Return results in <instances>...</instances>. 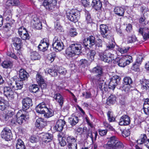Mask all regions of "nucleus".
Wrapping results in <instances>:
<instances>
[{
  "instance_id": "obj_7",
  "label": "nucleus",
  "mask_w": 149,
  "mask_h": 149,
  "mask_svg": "<svg viewBox=\"0 0 149 149\" xmlns=\"http://www.w3.org/2000/svg\"><path fill=\"white\" fill-rule=\"evenodd\" d=\"M57 3L56 0H45L43 3V6L47 10H53Z\"/></svg>"
},
{
  "instance_id": "obj_62",
  "label": "nucleus",
  "mask_w": 149,
  "mask_h": 149,
  "mask_svg": "<svg viewBox=\"0 0 149 149\" xmlns=\"http://www.w3.org/2000/svg\"><path fill=\"white\" fill-rule=\"evenodd\" d=\"M38 140V139L35 136H31L29 138V141L32 143L36 142Z\"/></svg>"
},
{
  "instance_id": "obj_11",
  "label": "nucleus",
  "mask_w": 149,
  "mask_h": 149,
  "mask_svg": "<svg viewBox=\"0 0 149 149\" xmlns=\"http://www.w3.org/2000/svg\"><path fill=\"white\" fill-rule=\"evenodd\" d=\"M18 33L19 35L23 40L29 39V36L26 29L23 27H21L18 29Z\"/></svg>"
},
{
  "instance_id": "obj_41",
  "label": "nucleus",
  "mask_w": 149,
  "mask_h": 149,
  "mask_svg": "<svg viewBox=\"0 0 149 149\" xmlns=\"http://www.w3.org/2000/svg\"><path fill=\"white\" fill-rule=\"evenodd\" d=\"M45 72L49 74L52 76H56L57 75V73L56 70H53L49 68H47L45 70Z\"/></svg>"
},
{
  "instance_id": "obj_58",
  "label": "nucleus",
  "mask_w": 149,
  "mask_h": 149,
  "mask_svg": "<svg viewBox=\"0 0 149 149\" xmlns=\"http://www.w3.org/2000/svg\"><path fill=\"white\" fill-rule=\"evenodd\" d=\"M122 135L124 137H126L128 136L130 134V132L129 129H125L122 132Z\"/></svg>"
},
{
  "instance_id": "obj_45",
  "label": "nucleus",
  "mask_w": 149,
  "mask_h": 149,
  "mask_svg": "<svg viewBox=\"0 0 149 149\" xmlns=\"http://www.w3.org/2000/svg\"><path fill=\"white\" fill-rule=\"evenodd\" d=\"M39 89V86L36 84H33L29 86V89L30 91L36 93Z\"/></svg>"
},
{
  "instance_id": "obj_15",
  "label": "nucleus",
  "mask_w": 149,
  "mask_h": 149,
  "mask_svg": "<svg viewBox=\"0 0 149 149\" xmlns=\"http://www.w3.org/2000/svg\"><path fill=\"white\" fill-rule=\"evenodd\" d=\"M22 81H16L15 83L16 86L13 85V82H11L10 83H8L9 86L12 88L13 90H18L21 89L23 87V82Z\"/></svg>"
},
{
  "instance_id": "obj_23",
  "label": "nucleus",
  "mask_w": 149,
  "mask_h": 149,
  "mask_svg": "<svg viewBox=\"0 0 149 149\" xmlns=\"http://www.w3.org/2000/svg\"><path fill=\"white\" fill-rule=\"evenodd\" d=\"M108 30V28L106 25L101 24L100 25V32L103 38H107Z\"/></svg>"
},
{
  "instance_id": "obj_40",
  "label": "nucleus",
  "mask_w": 149,
  "mask_h": 149,
  "mask_svg": "<svg viewBox=\"0 0 149 149\" xmlns=\"http://www.w3.org/2000/svg\"><path fill=\"white\" fill-rule=\"evenodd\" d=\"M1 66L4 68H11L13 66V64L12 62L10 61H5L2 63Z\"/></svg>"
},
{
  "instance_id": "obj_54",
  "label": "nucleus",
  "mask_w": 149,
  "mask_h": 149,
  "mask_svg": "<svg viewBox=\"0 0 149 149\" xmlns=\"http://www.w3.org/2000/svg\"><path fill=\"white\" fill-rule=\"evenodd\" d=\"M107 116L108 119L110 122H114L115 120V118L111 114V111H109L107 113Z\"/></svg>"
},
{
  "instance_id": "obj_60",
  "label": "nucleus",
  "mask_w": 149,
  "mask_h": 149,
  "mask_svg": "<svg viewBox=\"0 0 149 149\" xmlns=\"http://www.w3.org/2000/svg\"><path fill=\"white\" fill-rule=\"evenodd\" d=\"M58 140L59 143L61 146H64L66 145V142L62 138H61V137H59Z\"/></svg>"
},
{
  "instance_id": "obj_36",
  "label": "nucleus",
  "mask_w": 149,
  "mask_h": 149,
  "mask_svg": "<svg viewBox=\"0 0 149 149\" xmlns=\"http://www.w3.org/2000/svg\"><path fill=\"white\" fill-rule=\"evenodd\" d=\"M116 97L115 95H111L107 100L106 103L108 105H110L113 104L116 102Z\"/></svg>"
},
{
  "instance_id": "obj_1",
  "label": "nucleus",
  "mask_w": 149,
  "mask_h": 149,
  "mask_svg": "<svg viewBox=\"0 0 149 149\" xmlns=\"http://www.w3.org/2000/svg\"><path fill=\"white\" fill-rule=\"evenodd\" d=\"M103 147L106 149H125L123 144L114 136L108 138L107 143L104 144Z\"/></svg>"
},
{
  "instance_id": "obj_10",
  "label": "nucleus",
  "mask_w": 149,
  "mask_h": 149,
  "mask_svg": "<svg viewBox=\"0 0 149 149\" xmlns=\"http://www.w3.org/2000/svg\"><path fill=\"white\" fill-rule=\"evenodd\" d=\"M93 72L96 74L97 79L98 81H103V76L102 68L97 66L93 69Z\"/></svg>"
},
{
  "instance_id": "obj_39",
  "label": "nucleus",
  "mask_w": 149,
  "mask_h": 149,
  "mask_svg": "<svg viewBox=\"0 0 149 149\" xmlns=\"http://www.w3.org/2000/svg\"><path fill=\"white\" fill-rule=\"evenodd\" d=\"M17 149H25L23 141L20 139H18L16 143Z\"/></svg>"
},
{
  "instance_id": "obj_64",
  "label": "nucleus",
  "mask_w": 149,
  "mask_h": 149,
  "mask_svg": "<svg viewBox=\"0 0 149 149\" xmlns=\"http://www.w3.org/2000/svg\"><path fill=\"white\" fill-rule=\"evenodd\" d=\"M126 30L127 32H131L132 30V26L130 24H128L127 25Z\"/></svg>"
},
{
  "instance_id": "obj_61",
  "label": "nucleus",
  "mask_w": 149,
  "mask_h": 149,
  "mask_svg": "<svg viewBox=\"0 0 149 149\" xmlns=\"http://www.w3.org/2000/svg\"><path fill=\"white\" fill-rule=\"evenodd\" d=\"M79 64L82 67H85L87 65V61L85 59H82L80 61Z\"/></svg>"
},
{
  "instance_id": "obj_28",
  "label": "nucleus",
  "mask_w": 149,
  "mask_h": 149,
  "mask_svg": "<svg viewBox=\"0 0 149 149\" xmlns=\"http://www.w3.org/2000/svg\"><path fill=\"white\" fill-rule=\"evenodd\" d=\"M66 140L68 147L74 145L77 143V139L72 136H68L66 138Z\"/></svg>"
},
{
  "instance_id": "obj_44",
  "label": "nucleus",
  "mask_w": 149,
  "mask_h": 149,
  "mask_svg": "<svg viewBox=\"0 0 149 149\" xmlns=\"http://www.w3.org/2000/svg\"><path fill=\"white\" fill-rule=\"evenodd\" d=\"M15 111L13 109H9L8 110L6 114V118H9L12 117L15 115Z\"/></svg>"
},
{
  "instance_id": "obj_31",
  "label": "nucleus",
  "mask_w": 149,
  "mask_h": 149,
  "mask_svg": "<svg viewBox=\"0 0 149 149\" xmlns=\"http://www.w3.org/2000/svg\"><path fill=\"white\" fill-rule=\"evenodd\" d=\"M142 61V57L141 56L139 55L137 57L136 63L133 65V68L134 70L137 71L139 70V66L141 64Z\"/></svg>"
},
{
  "instance_id": "obj_52",
  "label": "nucleus",
  "mask_w": 149,
  "mask_h": 149,
  "mask_svg": "<svg viewBox=\"0 0 149 149\" xmlns=\"http://www.w3.org/2000/svg\"><path fill=\"white\" fill-rule=\"evenodd\" d=\"M130 85L125 84L120 87V89L122 91L126 92H127L130 90Z\"/></svg>"
},
{
  "instance_id": "obj_9",
  "label": "nucleus",
  "mask_w": 149,
  "mask_h": 149,
  "mask_svg": "<svg viewBox=\"0 0 149 149\" xmlns=\"http://www.w3.org/2000/svg\"><path fill=\"white\" fill-rule=\"evenodd\" d=\"M1 136L6 141L10 140L12 137L11 130L7 127L4 128L1 132Z\"/></svg>"
},
{
  "instance_id": "obj_5",
  "label": "nucleus",
  "mask_w": 149,
  "mask_h": 149,
  "mask_svg": "<svg viewBox=\"0 0 149 149\" xmlns=\"http://www.w3.org/2000/svg\"><path fill=\"white\" fill-rule=\"evenodd\" d=\"M52 45L53 49L55 50H57L60 51L64 49L63 42L57 37H55L54 38Z\"/></svg>"
},
{
  "instance_id": "obj_46",
  "label": "nucleus",
  "mask_w": 149,
  "mask_h": 149,
  "mask_svg": "<svg viewBox=\"0 0 149 149\" xmlns=\"http://www.w3.org/2000/svg\"><path fill=\"white\" fill-rule=\"evenodd\" d=\"M123 57L125 59V62L127 65L129 64L132 61V57L128 55H125L124 56H123Z\"/></svg>"
},
{
  "instance_id": "obj_27",
  "label": "nucleus",
  "mask_w": 149,
  "mask_h": 149,
  "mask_svg": "<svg viewBox=\"0 0 149 149\" xmlns=\"http://www.w3.org/2000/svg\"><path fill=\"white\" fill-rule=\"evenodd\" d=\"M53 98L61 107L63 104L64 101L62 96L59 93H56L54 95Z\"/></svg>"
},
{
  "instance_id": "obj_33",
  "label": "nucleus",
  "mask_w": 149,
  "mask_h": 149,
  "mask_svg": "<svg viewBox=\"0 0 149 149\" xmlns=\"http://www.w3.org/2000/svg\"><path fill=\"white\" fill-rule=\"evenodd\" d=\"M92 5L96 10H98L101 8L102 3L100 0H93Z\"/></svg>"
},
{
  "instance_id": "obj_43",
  "label": "nucleus",
  "mask_w": 149,
  "mask_h": 149,
  "mask_svg": "<svg viewBox=\"0 0 149 149\" xmlns=\"http://www.w3.org/2000/svg\"><path fill=\"white\" fill-rule=\"evenodd\" d=\"M30 56L31 59L34 60L39 59L40 58V55L36 51L32 52Z\"/></svg>"
},
{
  "instance_id": "obj_30",
  "label": "nucleus",
  "mask_w": 149,
  "mask_h": 149,
  "mask_svg": "<svg viewBox=\"0 0 149 149\" xmlns=\"http://www.w3.org/2000/svg\"><path fill=\"white\" fill-rule=\"evenodd\" d=\"M116 62L118 65L120 67H124L127 65L125 59L124 58L123 56L120 58H117L115 59L114 61V63H115Z\"/></svg>"
},
{
  "instance_id": "obj_47",
  "label": "nucleus",
  "mask_w": 149,
  "mask_h": 149,
  "mask_svg": "<svg viewBox=\"0 0 149 149\" xmlns=\"http://www.w3.org/2000/svg\"><path fill=\"white\" fill-rule=\"evenodd\" d=\"M9 105L8 102L6 100L0 104V109L2 111H3L6 109Z\"/></svg>"
},
{
  "instance_id": "obj_55",
  "label": "nucleus",
  "mask_w": 149,
  "mask_h": 149,
  "mask_svg": "<svg viewBox=\"0 0 149 149\" xmlns=\"http://www.w3.org/2000/svg\"><path fill=\"white\" fill-rule=\"evenodd\" d=\"M36 79L38 83L41 82H42L44 80L43 77L39 73H38L36 76Z\"/></svg>"
},
{
  "instance_id": "obj_35",
  "label": "nucleus",
  "mask_w": 149,
  "mask_h": 149,
  "mask_svg": "<svg viewBox=\"0 0 149 149\" xmlns=\"http://www.w3.org/2000/svg\"><path fill=\"white\" fill-rule=\"evenodd\" d=\"M114 12L115 14L120 16H123L124 15V10L121 7H115L114 10Z\"/></svg>"
},
{
  "instance_id": "obj_22",
  "label": "nucleus",
  "mask_w": 149,
  "mask_h": 149,
  "mask_svg": "<svg viewBox=\"0 0 149 149\" xmlns=\"http://www.w3.org/2000/svg\"><path fill=\"white\" fill-rule=\"evenodd\" d=\"M35 125L37 127L40 129L46 125V123L42 118H39L36 120Z\"/></svg>"
},
{
  "instance_id": "obj_14",
  "label": "nucleus",
  "mask_w": 149,
  "mask_h": 149,
  "mask_svg": "<svg viewBox=\"0 0 149 149\" xmlns=\"http://www.w3.org/2000/svg\"><path fill=\"white\" fill-rule=\"evenodd\" d=\"M138 32L141 34L144 39L149 38V29L146 27H140L138 30Z\"/></svg>"
},
{
  "instance_id": "obj_21",
  "label": "nucleus",
  "mask_w": 149,
  "mask_h": 149,
  "mask_svg": "<svg viewBox=\"0 0 149 149\" xmlns=\"http://www.w3.org/2000/svg\"><path fill=\"white\" fill-rule=\"evenodd\" d=\"M47 107L44 102L40 104L36 107V111L37 112L40 113H44Z\"/></svg>"
},
{
  "instance_id": "obj_20",
  "label": "nucleus",
  "mask_w": 149,
  "mask_h": 149,
  "mask_svg": "<svg viewBox=\"0 0 149 149\" xmlns=\"http://www.w3.org/2000/svg\"><path fill=\"white\" fill-rule=\"evenodd\" d=\"M65 123L64 120L61 119L57 121L54 128L56 131L60 132L63 130Z\"/></svg>"
},
{
  "instance_id": "obj_24",
  "label": "nucleus",
  "mask_w": 149,
  "mask_h": 149,
  "mask_svg": "<svg viewBox=\"0 0 149 149\" xmlns=\"http://www.w3.org/2000/svg\"><path fill=\"white\" fill-rule=\"evenodd\" d=\"M13 45L17 50L20 49L22 47V43L21 40L18 38H15L13 39Z\"/></svg>"
},
{
  "instance_id": "obj_3",
  "label": "nucleus",
  "mask_w": 149,
  "mask_h": 149,
  "mask_svg": "<svg viewBox=\"0 0 149 149\" xmlns=\"http://www.w3.org/2000/svg\"><path fill=\"white\" fill-rule=\"evenodd\" d=\"M67 18L71 21L74 22H77L80 18V13L77 10L73 9L66 11Z\"/></svg>"
},
{
  "instance_id": "obj_2",
  "label": "nucleus",
  "mask_w": 149,
  "mask_h": 149,
  "mask_svg": "<svg viewBox=\"0 0 149 149\" xmlns=\"http://www.w3.org/2000/svg\"><path fill=\"white\" fill-rule=\"evenodd\" d=\"M81 46L78 43L72 44L66 49L65 53L67 56L72 57L76 55H78L81 53Z\"/></svg>"
},
{
  "instance_id": "obj_49",
  "label": "nucleus",
  "mask_w": 149,
  "mask_h": 149,
  "mask_svg": "<svg viewBox=\"0 0 149 149\" xmlns=\"http://www.w3.org/2000/svg\"><path fill=\"white\" fill-rule=\"evenodd\" d=\"M130 47H119L118 49V50L122 54H124L127 53L128 50Z\"/></svg>"
},
{
  "instance_id": "obj_56",
  "label": "nucleus",
  "mask_w": 149,
  "mask_h": 149,
  "mask_svg": "<svg viewBox=\"0 0 149 149\" xmlns=\"http://www.w3.org/2000/svg\"><path fill=\"white\" fill-rule=\"evenodd\" d=\"M88 135L91 139L92 140H93V139L95 140L97 135V133L96 132H95L92 133L91 132Z\"/></svg>"
},
{
  "instance_id": "obj_34",
  "label": "nucleus",
  "mask_w": 149,
  "mask_h": 149,
  "mask_svg": "<svg viewBox=\"0 0 149 149\" xmlns=\"http://www.w3.org/2000/svg\"><path fill=\"white\" fill-rule=\"evenodd\" d=\"M20 4L19 0H8L6 3L7 6H18Z\"/></svg>"
},
{
  "instance_id": "obj_57",
  "label": "nucleus",
  "mask_w": 149,
  "mask_h": 149,
  "mask_svg": "<svg viewBox=\"0 0 149 149\" xmlns=\"http://www.w3.org/2000/svg\"><path fill=\"white\" fill-rule=\"evenodd\" d=\"M55 29L57 32H61L63 29L59 23L58 22L56 23L54 25Z\"/></svg>"
},
{
  "instance_id": "obj_59",
  "label": "nucleus",
  "mask_w": 149,
  "mask_h": 149,
  "mask_svg": "<svg viewBox=\"0 0 149 149\" xmlns=\"http://www.w3.org/2000/svg\"><path fill=\"white\" fill-rule=\"evenodd\" d=\"M136 40V38L135 36L129 37L127 38V42L130 43L135 42Z\"/></svg>"
},
{
  "instance_id": "obj_16",
  "label": "nucleus",
  "mask_w": 149,
  "mask_h": 149,
  "mask_svg": "<svg viewBox=\"0 0 149 149\" xmlns=\"http://www.w3.org/2000/svg\"><path fill=\"white\" fill-rule=\"evenodd\" d=\"M32 102L31 99L29 97L23 99L22 101V111H24L28 109L30 106L32 105Z\"/></svg>"
},
{
  "instance_id": "obj_6",
  "label": "nucleus",
  "mask_w": 149,
  "mask_h": 149,
  "mask_svg": "<svg viewBox=\"0 0 149 149\" xmlns=\"http://www.w3.org/2000/svg\"><path fill=\"white\" fill-rule=\"evenodd\" d=\"M25 112L22 110H19L17 113L16 115L17 118L16 121L12 120L11 122L14 124H15L16 122L17 123L19 124H22L26 118V115L25 114Z\"/></svg>"
},
{
  "instance_id": "obj_42",
  "label": "nucleus",
  "mask_w": 149,
  "mask_h": 149,
  "mask_svg": "<svg viewBox=\"0 0 149 149\" xmlns=\"http://www.w3.org/2000/svg\"><path fill=\"white\" fill-rule=\"evenodd\" d=\"M95 54V50H90L87 55V57L89 61H92L94 60Z\"/></svg>"
},
{
  "instance_id": "obj_38",
  "label": "nucleus",
  "mask_w": 149,
  "mask_h": 149,
  "mask_svg": "<svg viewBox=\"0 0 149 149\" xmlns=\"http://www.w3.org/2000/svg\"><path fill=\"white\" fill-rule=\"evenodd\" d=\"M54 113L53 111L51 109L47 107L45 111L44 116L46 118H49L53 116Z\"/></svg>"
},
{
  "instance_id": "obj_48",
  "label": "nucleus",
  "mask_w": 149,
  "mask_h": 149,
  "mask_svg": "<svg viewBox=\"0 0 149 149\" xmlns=\"http://www.w3.org/2000/svg\"><path fill=\"white\" fill-rule=\"evenodd\" d=\"M86 20L87 23H90L92 22V19L89 12L87 10L85 11Z\"/></svg>"
},
{
  "instance_id": "obj_53",
  "label": "nucleus",
  "mask_w": 149,
  "mask_h": 149,
  "mask_svg": "<svg viewBox=\"0 0 149 149\" xmlns=\"http://www.w3.org/2000/svg\"><path fill=\"white\" fill-rule=\"evenodd\" d=\"M58 72L60 75H65L67 73V70L65 68L61 67L58 70Z\"/></svg>"
},
{
  "instance_id": "obj_26",
  "label": "nucleus",
  "mask_w": 149,
  "mask_h": 149,
  "mask_svg": "<svg viewBox=\"0 0 149 149\" xmlns=\"http://www.w3.org/2000/svg\"><path fill=\"white\" fill-rule=\"evenodd\" d=\"M19 77L22 81L26 80L29 75L27 73L24 69H21L19 71Z\"/></svg>"
},
{
  "instance_id": "obj_37",
  "label": "nucleus",
  "mask_w": 149,
  "mask_h": 149,
  "mask_svg": "<svg viewBox=\"0 0 149 149\" xmlns=\"http://www.w3.org/2000/svg\"><path fill=\"white\" fill-rule=\"evenodd\" d=\"M141 89L143 91L147 90L149 88V80H143L141 83Z\"/></svg>"
},
{
  "instance_id": "obj_13",
  "label": "nucleus",
  "mask_w": 149,
  "mask_h": 149,
  "mask_svg": "<svg viewBox=\"0 0 149 149\" xmlns=\"http://www.w3.org/2000/svg\"><path fill=\"white\" fill-rule=\"evenodd\" d=\"M130 122V117L127 115H123L120 118L119 125L121 126L127 125Z\"/></svg>"
},
{
  "instance_id": "obj_18",
  "label": "nucleus",
  "mask_w": 149,
  "mask_h": 149,
  "mask_svg": "<svg viewBox=\"0 0 149 149\" xmlns=\"http://www.w3.org/2000/svg\"><path fill=\"white\" fill-rule=\"evenodd\" d=\"M84 43L86 47L88 46L90 47H91L95 44V37L92 36H90L84 40Z\"/></svg>"
},
{
  "instance_id": "obj_8",
  "label": "nucleus",
  "mask_w": 149,
  "mask_h": 149,
  "mask_svg": "<svg viewBox=\"0 0 149 149\" xmlns=\"http://www.w3.org/2000/svg\"><path fill=\"white\" fill-rule=\"evenodd\" d=\"M120 79V77L116 75L112 77L109 82L108 86L109 89L113 90Z\"/></svg>"
},
{
  "instance_id": "obj_51",
  "label": "nucleus",
  "mask_w": 149,
  "mask_h": 149,
  "mask_svg": "<svg viewBox=\"0 0 149 149\" xmlns=\"http://www.w3.org/2000/svg\"><path fill=\"white\" fill-rule=\"evenodd\" d=\"M77 34L76 29L74 28H71L69 33V35L71 37L75 36H77Z\"/></svg>"
},
{
  "instance_id": "obj_32",
  "label": "nucleus",
  "mask_w": 149,
  "mask_h": 149,
  "mask_svg": "<svg viewBox=\"0 0 149 149\" xmlns=\"http://www.w3.org/2000/svg\"><path fill=\"white\" fill-rule=\"evenodd\" d=\"M79 119L77 116L74 114H72L69 119V122L71 125L73 126L75 125L78 121Z\"/></svg>"
},
{
  "instance_id": "obj_63",
  "label": "nucleus",
  "mask_w": 149,
  "mask_h": 149,
  "mask_svg": "<svg viewBox=\"0 0 149 149\" xmlns=\"http://www.w3.org/2000/svg\"><path fill=\"white\" fill-rule=\"evenodd\" d=\"M7 55L12 58H13L16 60L18 59V58L15 54L12 52H8L7 54Z\"/></svg>"
},
{
  "instance_id": "obj_29",
  "label": "nucleus",
  "mask_w": 149,
  "mask_h": 149,
  "mask_svg": "<svg viewBox=\"0 0 149 149\" xmlns=\"http://www.w3.org/2000/svg\"><path fill=\"white\" fill-rule=\"evenodd\" d=\"M32 22L36 29H40L42 28V26L41 22L39 19L37 17H34L33 18Z\"/></svg>"
},
{
  "instance_id": "obj_19",
  "label": "nucleus",
  "mask_w": 149,
  "mask_h": 149,
  "mask_svg": "<svg viewBox=\"0 0 149 149\" xmlns=\"http://www.w3.org/2000/svg\"><path fill=\"white\" fill-rule=\"evenodd\" d=\"M11 87H5L4 88V94L8 98H13L14 97L13 91L11 89Z\"/></svg>"
},
{
  "instance_id": "obj_12",
  "label": "nucleus",
  "mask_w": 149,
  "mask_h": 149,
  "mask_svg": "<svg viewBox=\"0 0 149 149\" xmlns=\"http://www.w3.org/2000/svg\"><path fill=\"white\" fill-rule=\"evenodd\" d=\"M49 43L48 40L44 39L41 40L40 44L38 47V48L40 51L44 52L46 51L48 47Z\"/></svg>"
},
{
  "instance_id": "obj_17",
  "label": "nucleus",
  "mask_w": 149,
  "mask_h": 149,
  "mask_svg": "<svg viewBox=\"0 0 149 149\" xmlns=\"http://www.w3.org/2000/svg\"><path fill=\"white\" fill-rule=\"evenodd\" d=\"M39 137L45 143H47L50 141L53 138L52 134L49 133H42L40 134Z\"/></svg>"
},
{
  "instance_id": "obj_50",
  "label": "nucleus",
  "mask_w": 149,
  "mask_h": 149,
  "mask_svg": "<svg viewBox=\"0 0 149 149\" xmlns=\"http://www.w3.org/2000/svg\"><path fill=\"white\" fill-rule=\"evenodd\" d=\"M124 84L130 85L132 83V81L130 77H125L123 79Z\"/></svg>"
},
{
  "instance_id": "obj_4",
  "label": "nucleus",
  "mask_w": 149,
  "mask_h": 149,
  "mask_svg": "<svg viewBox=\"0 0 149 149\" xmlns=\"http://www.w3.org/2000/svg\"><path fill=\"white\" fill-rule=\"evenodd\" d=\"M99 56L101 60L105 62L109 63L113 60L115 57L109 50H105L104 52H99Z\"/></svg>"
},
{
  "instance_id": "obj_25",
  "label": "nucleus",
  "mask_w": 149,
  "mask_h": 149,
  "mask_svg": "<svg viewBox=\"0 0 149 149\" xmlns=\"http://www.w3.org/2000/svg\"><path fill=\"white\" fill-rule=\"evenodd\" d=\"M148 139H147L145 134H141L139 139L137 140V143L138 144H144L146 146L147 143Z\"/></svg>"
}]
</instances>
